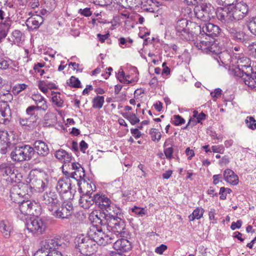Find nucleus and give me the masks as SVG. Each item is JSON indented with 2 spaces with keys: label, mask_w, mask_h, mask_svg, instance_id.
<instances>
[{
  "label": "nucleus",
  "mask_w": 256,
  "mask_h": 256,
  "mask_svg": "<svg viewBox=\"0 0 256 256\" xmlns=\"http://www.w3.org/2000/svg\"><path fill=\"white\" fill-rule=\"evenodd\" d=\"M112 212H110V223L108 231H110L116 238L120 236V237H124L125 235L126 224L124 221L118 215L121 214V210L117 207L113 208Z\"/></svg>",
  "instance_id": "1"
},
{
  "label": "nucleus",
  "mask_w": 256,
  "mask_h": 256,
  "mask_svg": "<svg viewBox=\"0 0 256 256\" xmlns=\"http://www.w3.org/2000/svg\"><path fill=\"white\" fill-rule=\"evenodd\" d=\"M75 248L82 254L90 256L96 252L97 244L92 237L83 234L77 236L74 240Z\"/></svg>",
  "instance_id": "2"
},
{
  "label": "nucleus",
  "mask_w": 256,
  "mask_h": 256,
  "mask_svg": "<svg viewBox=\"0 0 256 256\" xmlns=\"http://www.w3.org/2000/svg\"><path fill=\"white\" fill-rule=\"evenodd\" d=\"M10 156L14 162L29 161L34 156V150L30 145L22 144L15 146Z\"/></svg>",
  "instance_id": "3"
},
{
  "label": "nucleus",
  "mask_w": 256,
  "mask_h": 256,
  "mask_svg": "<svg viewBox=\"0 0 256 256\" xmlns=\"http://www.w3.org/2000/svg\"><path fill=\"white\" fill-rule=\"evenodd\" d=\"M88 234L89 236L92 237L96 244L100 246H106L111 244L115 240L114 236L110 231L106 233L102 228H97L94 226L90 228Z\"/></svg>",
  "instance_id": "4"
},
{
  "label": "nucleus",
  "mask_w": 256,
  "mask_h": 256,
  "mask_svg": "<svg viewBox=\"0 0 256 256\" xmlns=\"http://www.w3.org/2000/svg\"><path fill=\"white\" fill-rule=\"evenodd\" d=\"M49 220L45 217L30 218L26 222L27 229L34 234H42L48 228Z\"/></svg>",
  "instance_id": "5"
},
{
  "label": "nucleus",
  "mask_w": 256,
  "mask_h": 256,
  "mask_svg": "<svg viewBox=\"0 0 256 256\" xmlns=\"http://www.w3.org/2000/svg\"><path fill=\"white\" fill-rule=\"evenodd\" d=\"M214 9L210 4L199 3L194 8L195 16L204 22L209 21L214 16Z\"/></svg>",
  "instance_id": "6"
},
{
  "label": "nucleus",
  "mask_w": 256,
  "mask_h": 256,
  "mask_svg": "<svg viewBox=\"0 0 256 256\" xmlns=\"http://www.w3.org/2000/svg\"><path fill=\"white\" fill-rule=\"evenodd\" d=\"M238 23H230L226 27V30L234 41L238 43L248 44L250 40L251 36L242 30H238Z\"/></svg>",
  "instance_id": "7"
},
{
  "label": "nucleus",
  "mask_w": 256,
  "mask_h": 256,
  "mask_svg": "<svg viewBox=\"0 0 256 256\" xmlns=\"http://www.w3.org/2000/svg\"><path fill=\"white\" fill-rule=\"evenodd\" d=\"M188 22L186 19H180L176 23V30L182 39L187 41L194 40V36L192 32L189 31L188 28Z\"/></svg>",
  "instance_id": "8"
},
{
  "label": "nucleus",
  "mask_w": 256,
  "mask_h": 256,
  "mask_svg": "<svg viewBox=\"0 0 256 256\" xmlns=\"http://www.w3.org/2000/svg\"><path fill=\"white\" fill-rule=\"evenodd\" d=\"M20 212L24 215L37 216L40 214L39 206L35 202L24 200L18 204Z\"/></svg>",
  "instance_id": "9"
},
{
  "label": "nucleus",
  "mask_w": 256,
  "mask_h": 256,
  "mask_svg": "<svg viewBox=\"0 0 256 256\" xmlns=\"http://www.w3.org/2000/svg\"><path fill=\"white\" fill-rule=\"evenodd\" d=\"M42 204L47 206V208L50 212L60 205L58 194L55 192L50 191L44 193L42 196Z\"/></svg>",
  "instance_id": "10"
},
{
  "label": "nucleus",
  "mask_w": 256,
  "mask_h": 256,
  "mask_svg": "<svg viewBox=\"0 0 256 256\" xmlns=\"http://www.w3.org/2000/svg\"><path fill=\"white\" fill-rule=\"evenodd\" d=\"M54 210L51 212L52 214L57 218L68 219L74 212L72 204L64 202Z\"/></svg>",
  "instance_id": "11"
},
{
  "label": "nucleus",
  "mask_w": 256,
  "mask_h": 256,
  "mask_svg": "<svg viewBox=\"0 0 256 256\" xmlns=\"http://www.w3.org/2000/svg\"><path fill=\"white\" fill-rule=\"evenodd\" d=\"M232 10L231 6L220 8L218 10L216 16L218 20L225 24L226 28L230 23H237L234 21V17L232 16Z\"/></svg>",
  "instance_id": "12"
},
{
  "label": "nucleus",
  "mask_w": 256,
  "mask_h": 256,
  "mask_svg": "<svg viewBox=\"0 0 256 256\" xmlns=\"http://www.w3.org/2000/svg\"><path fill=\"white\" fill-rule=\"evenodd\" d=\"M234 20L242 19L248 13V7L244 2L238 3L234 6H231Z\"/></svg>",
  "instance_id": "13"
},
{
  "label": "nucleus",
  "mask_w": 256,
  "mask_h": 256,
  "mask_svg": "<svg viewBox=\"0 0 256 256\" xmlns=\"http://www.w3.org/2000/svg\"><path fill=\"white\" fill-rule=\"evenodd\" d=\"M196 28L200 32L202 30L204 33V34L212 38L217 36L220 34V28L219 26L212 23L206 24L202 28L200 26H196ZM202 35H203V34H202Z\"/></svg>",
  "instance_id": "14"
},
{
  "label": "nucleus",
  "mask_w": 256,
  "mask_h": 256,
  "mask_svg": "<svg viewBox=\"0 0 256 256\" xmlns=\"http://www.w3.org/2000/svg\"><path fill=\"white\" fill-rule=\"evenodd\" d=\"M32 146L34 150V155L37 154L40 156L46 157L49 154L48 145L42 140L35 141Z\"/></svg>",
  "instance_id": "15"
},
{
  "label": "nucleus",
  "mask_w": 256,
  "mask_h": 256,
  "mask_svg": "<svg viewBox=\"0 0 256 256\" xmlns=\"http://www.w3.org/2000/svg\"><path fill=\"white\" fill-rule=\"evenodd\" d=\"M71 166L72 169L74 170V172H71L70 178L80 186V183L78 180L85 176L84 169L78 163L72 162Z\"/></svg>",
  "instance_id": "16"
},
{
  "label": "nucleus",
  "mask_w": 256,
  "mask_h": 256,
  "mask_svg": "<svg viewBox=\"0 0 256 256\" xmlns=\"http://www.w3.org/2000/svg\"><path fill=\"white\" fill-rule=\"evenodd\" d=\"M44 22L43 18L38 14L34 15L28 18L26 24L30 30L38 29Z\"/></svg>",
  "instance_id": "17"
},
{
  "label": "nucleus",
  "mask_w": 256,
  "mask_h": 256,
  "mask_svg": "<svg viewBox=\"0 0 256 256\" xmlns=\"http://www.w3.org/2000/svg\"><path fill=\"white\" fill-rule=\"evenodd\" d=\"M72 183V180L69 178L60 179L57 183L56 190L60 194L66 193L71 189Z\"/></svg>",
  "instance_id": "18"
},
{
  "label": "nucleus",
  "mask_w": 256,
  "mask_h": 256,
  "mask_svg": "<svg viewBox=\"0 0 256 256\" xmlns=\"http://www.w3.org/2000/svg\"><path fill=\"white\" fill-rule=\"evenodd\" d=\"M113 248L116 250L126 252L131 250L132 246L130 242L128 240L122 238L114 243Z\"/></svg>",
  "instance_id": "19"
},
{
  "label": "nucleus",
  "mask_w": 256,
  "mask_h": 256,
  "mask_svg": "<svg viewBox=\"0 0 256 256\" xmlns=\"http://www.w3.org/2000/svg\"><path fill=\"white\" fill-rule=\"evenodd\" d=\"M30 183L33 188L38 192H42L48 186V182L46 179L34 177L30 180Z\"/></svg>",
  "instance_id": "20"
},
{
  "label": "nucleus",
  "mask_w": 256,
  "mask_h": 256,
  "mask_svg": "<svg viewBox=\"0 0 256 256\" xmlns=\"http://www.w3.org/2000/svg\"><path fill=\"white\" fill-rule=\"evenodd\" d=\"M32 100L35 102L37 109L46 112L48 106L46 99L40 94H34L32 96Z\"/></svg>",
  "instance_id": "21"
},
{
  "label": "nucleus",
  "mask_w": 256,
  "mask_h": 256,
  "mask_svg": "<svg viewBox=\"0 0 256 256\" xmlns=\"http://www.w3.org/2000/svg\"><path fill=\"white\" fill-rule=\"evenodd\" d=\"M42 246L43 248L48 250V252L50 253L52 251L58 250L61 244H59L58 240L48 239L42 242Z\"/></svg>",
  "instance_id": "22"
},
{
  "label": "nucleus",
  "mask_w": 256,
  "mask_h": 256,
  "mask_svg": "<svg viewBox=\"0 0 256 256\" xmlns=\"http://www.w3.org/2000/svg\"><path fill=\"white\" fill-rule=\"evenodd\" d=\"M5 104L4 106H2L0 109V114L2 117L1 122L8 124L10 122L12 112L9 105Z\"/></svg>",
  "instance_id": "23"
},
{
  "label": "nucleus",
  "mask_w": 256,
  "mask_h": 256,
  "mask_svg": "<svg viewBox=\"0 0 256 256\" xmlns=\"http://www.w3.org/2000/svg\"><path fill=\"white\" fill-rule=\"evenodd\" d=\"M236 58L237 59L236 62V66L234 68L232 69V71L234 72V70L242 69L244 66H246V65L250 64V60L248 58L244 56L242 54H241L240 53L235 54H234Z\"/></svg>",
  "instance_id": "24"
},
{
  "label": "nucleus",
  "mask_w": 256,
  "mask_h": 256,
  "mask_svg": "<svg viewBox=\"0 0 256 256\" xmlns=\"http://www.w3.org/2000/svg\"><path fill=\"white\" fill-rule=\"evenodd\" d=\"M224 180L226 182L234 186L238 184V178L232 170L228 168L226 169L224 171Z\"/></svg>",
  "instance_id": "25"
},
{
  "label": "nucleus",
  "mask_w": 256,
  "mask_h": 256,
  "mask_svg": "<svg viewBox=\"0 0 256 256\" xmlns=\"http://www.w3.org/2000/svg\"><path fill=\"white\" fill-rule=\"evenodd\" d=\"M30 187H32V186H29L28 184H23L14 188L12 191L10 192L11 197L12 198V196H14L16 194L24 196L26 194H28L26 192H28V190Z\"/></svg>",
  "instance_id": "26"
},
{
  "label": "nucleus",
  "mask_w": 256,
  "mask_h": 256,
  "mask_svg": "<svg viewBox=\"0 0 256 256\" xmlns=\"http://www.w3.org/2000/svg\"><path fill=\"white\" fill-rule=\"evenodd\" d=\"M254 72H252V68L250 66V64L244 66L242 70H235L233 73L234 75L240 77L244 80V78L246 76H250Z\"/></svg>",
  "instance_id": "27"
},
{
  "label": "nucleus",
  "mask_w": 256,
  "mask_h": 256,
  "mask_svg": "<svg viewBox=\"0 0 256 256\" xmlns=\"http://www.w3.org/2000/svg\"><path fill=\"white\" fill-rule=\"evenodd\" d=\"M54 155L58 159L61 160H63L64 162V164H66V162H70L72 160L71 154L68 153L66 151L62 149L58 150L56 151ZM65 166H66V165H65Z\"/></svg>",
  "instance_id": "28"
},
{
  "label": "nucleus",
  "mask_w": 256,
  "mask_h": 256,
  "mask_svg": "<svg viewBox=\"0 0 256 256\" xmlns=\"http://www.w3.org/2000/svg\"><path fill=\"white\" fill-rule=\"evenodd\" d=\"M80 206L85 209H88L94 204L92 196H90L88 192L80 196L79 200Z\"/></svg>",
  "instance_id": "29"
},
{
  "label": "nucleus",
  "mask_w": 256,
  "mask_h": 256,
  "mask_svg": "<svg viewBox=\"0 0 256 256\" xmlns=\"http://www.w3.org/2000/svg\"><path fill=\"white\" fill-rule=\"evenodd\" d=\"M12 230V226L8 221L2 220L0 222V231L5 238H9Z\"/></svg>",
  "instance_id": "30"
},
{
  "label": "nucleus",
  "mask_w": 256,
  "mask_h": 256,
  "mask_svg": "<svg viewBox=\"0 0 256 256\" xmlns=\"http://www.w3.org/2000/svg\"><path fill=\"white\" fill-rule=\"evenodd\" d=\"M101 209H104L106 212L110 215V212H112L113 208L116 207L113 205H111L110 200L107 197L103 196L102 200L100 202V206Z\"/></svg>",
  "instance_id": "31"
},
{
  "label": "nucleus",
  "mask_w": 256,
  "mask_h": 256,
  "mask_svg": "<svg viewBox=\"0 0 256 256\" xmlns=\"http://www.w3.org/2000/svg\"><path fill=\"white\" fill-rule=\"evenodd\" d=\"M210 42L208 40L207 38H206L205 40H197L194 42V44L198 49L201 50L204 52L206 53L210 44Z\"/></svg>",
  "instance_id": "32"
},
{
  "label": "nucleus",
  "mask_w": 256,
  "mask_h": 256,
  "mask_svg": "<svg viewBox=\"0 0 256 256\" xmlns=\"http://www.w3.org/2000/svg\"><path fill=\"white\" fill-rule=\"evenodd\" d=\"M204 212V210L202 208L198 207L196 208L192 213L188 216L189 220L193 221L195 219H200L202 217Z\"/></svg>",
  "instance_id": "33"
},
{
  "label": "nucleus",
  "mask_w": 256,
  "mask_h": 256,
  "mask_svg": "<svg viewBox=\"0 0 256 256\" xmlns=\"http://www.w3.org/2000/svg\"><path fill=\"white\" fill-rule=\"evenodd\" d=\"M10 26V21H5L4 22L0 24V38H4L6 37L8 32Z\"/></svg>",
  "instance_id": "34"
},
{
  "label": "nucleus",
  "mask_w": 256,
  "mask_h": 256,
  "mask_svg": "<svg viewBox=\"0 0 256 256\" xmlns=\"http://www.w3.org/2000/svg\"><path fill=\"white\" fill-rule=\"evenodd\" d=\"M244 82L249 87L256 88V72H253L250 76H246L244 78Z\"/></svg>",
  "instance_id": "35"
},
{
  "label": "nucleus",
  "mask_w": 256,
  "mask_h": 256,
  "mask_svg": "<svg viewBox=\"0 0 256 256\" xmlns=\"http://www.w3.org/2000/svg\"><path fill=\"white\" fill-rule=\"evenodd\" d=\"M38 110L37 109L36 106H30L28 107V108L26 109V114L30 116L29 118H30L34 120V122H36L38 118V117L37 114H36L35 112L36 110Z\"/></svg>",
  "instance_id": "36"
},
{
  "label": "nucleus",
  "mask_w": 256,
  "mask_h": 256,
  "mask_svg": "<svg viewBox=\"0 0 256 256\" xmlns=\"http://www.w3.org/2000/svg\"><path fill=\"white\" fill-rule=\"evenodd\" d=\"M122 116L128 120L132 125H134L140 122L139 118L135 114L132 113L128 114V113H122Z\"/></svg>",
  "instance_id": "37"
},
{
  "label": "nucleus",
  "mask_w": 256,
  "mask_h": 256,
  "mask_svg": "<svg viewBox=\"0 0 256 256\" xmlns=\"http://www.w3.org/2000/svg\"><path fill=\"white\" fill-rule=\"evenodd\" d=\"M2 102H0V106H4L5 103L8 104V103L11 102L13 99V96L9 92L7 91L6 93H4L0 95Z\"/></svg>",
  "instance_id": "38"
},
{
  "label": "nucleus",
  "mask_w": 256,
  "mask_h": 256,
  "mask_svg": "<svg viewBox=\"0 0 256 256\" xmlns=\"http://www.w3.org/2000/svg\"><path fill=\"white\" fill-rule=\"evenodd\" d=\"M104 102V97L103 96H97L92 100V107L100 109L102 108Z\"/></svg>",
  "instance_id": "39"
},
{
  "label": "nucleus",
  "mask_w": 256,
  "mask_h": 256,
  "mask_svg": "<svg viewBox=\"0 0 256 256\" xmlns=\"http://www.w3.org/2000/svg\"><path fill=\"white\" fill-rule=\"evenodd\" d=\"M0 172L4 176H8L14 174V170L7 164H3L0 166Z\"/></svg>",
  "instance_id": "40"
},
{
  "label": "nucleus",
  "mask_w": 256,
  "mask_h": 256,
  "mask_svg": "<svg viewBox=\"0 0 256 256\" xmlns=\"http://www.w3.org/2000/svg\"><path fill=\"white\" fill-rule=\"evenodd\" d=\"M110 218H110V216L108 214V213L106 214L104 213V216L102 217L97 224H100L104 227L106 226L107 230H108Z\"/></svg>",
  "instance_id": "41"
},
{
  "label": "nucleus",
  "mask_w": 256,
  "mask_h": 256,
  "mask_svg": "<svg viewBox=\"0 0 256 256\" xmlns=\"http://www.w3.org/2000/svg\"><path fill=\"white\" fill-rule=\"evenodd\" d=\"M67 84L69 86L72 88H82L81 83L78 78L74 76H72Z\"/></svg>",
  "instance_id": "42"
},
{
  "label": "nucleus",
  "mask_w": 256,
  "mask_h": 256,
  "mask_svg": "<svg viewBox=\"0 0 256 256\" xmlns=\"http://www.w3.org/2000/svg\"><path fill=\"white\" fill-rule=\"evenodd\" d=\"M55 94V95L53 96L52 97V102L56 104L58 107H62L64 101L60 97V93H56L54 92H52V95Z\"/></svg>",
  "instance_id": "43"
},
{
  "label": "nucleus",
  "mask_w": 256,
  "mask_h": 256,
  "mask_svg": "<svg viewBox=\"0 0 256 256\" xmlns=\"http://www.w3.org/2000/svg\"><path fill=\"white\" fill-rule=\"evenodd\" d=\"M218 55V58H220L222 64H228V62H229L230 58V55L228 52L227 51H220Z\"/></svg>",
  "instance_id": "44"
},
{
  "label": "nucleus",
  "mask_w": 256,
  "mask_h": 256,
  "mask_svg": "<svg viewBox=\"0 0 256 256\" xmlns=\"http://www.w3.org/2000/svg\"><path fill=\"white\" fill-rule=\"evenodd\" d=\"M220 50L219 46L217 45V44L214 42V40L210 42V44L209 46L207 54H218L220 52Z\"/></svg>",
  "instance_id": "45"
},
{
  "label": "nucleus",
  "mask_w": 256,
  "mask_h": 256,
  "mask_svg": "<svg viewBox=\"0 0 256 256\" xmlns=\"http://www.w3.org/2000/svg\"><path fill=\"white\" fill-rule=\"evenodd\" d=\"M248 28L252 34L256 36V16L250 19L248 24Z\"/></svg>",
  "instance_id": "46"
},
{
  "label": "nucleus",
  "mask_w": 256,
  "mask_h": 256,
  "mask_svg": "<svg viewBox=\"0 0 256 256\" xmlns=\"http://www.w3.org/2000/svg\"><path fill=\"white\" fill-rule=\"evenodd\" d=\"M206 114L203 112H201L200 114H198V111L194 110V112L193 118H192L194 119V118H196V120L192 124V126L200 122L202 120H204L206 118Z\"/></svg>",
  "instance_id": "47"
},
{
  "label": "nucleus",
  "mask_w": 256,
  "mask_h": 256,
  "mask_svg": "<svg viewBox=\"0 0 256 256\" xmlns=\"http://www.w3.org/2000/svg\"><path fill=\"white\" fill-rule=\"evenodd\" d=\"M245 122L248 128L252 130L256 129V121L253 117L248 116L245 120Z\"/></svg>",
  "instance_id": "48"
},
{
  "label": "nucleus",
  "mask_w": 256,
  "mask_h": 256,
  "mask_svg": "<svg viewBox=\"0 0 256 256\" xmlns=\"http://www.w3.org/2000/svg\"><path fill=\"white\" fill-rule=\"evenodd\" d=\"M150 134L151 136L152 140L153 141H155L156 140L159 141L162 137L160 132H158L156 128H151L150 132Z\"/></svg>",
  "instance_id": "49"
},
{
  "label": "nucleus",
  "mask_w": 256,
  "mask_h": 256,
  "mask_svg": "<svg viewBox=\"0 0 256 256\" xmlns=\"http://www.w3.org/2000/svg\"><path fill=\"white\" fill-rule=\"evenodd\" d=\"M217 4L220 6H232L237 2L238 0H216Z\"/></svg>",
  "instance_id": "50"
},
{
  "label": "nucleus",
  "mask_w": 256,
  "mask_h": 256,
  "mask_svg": "<svg viewBox=\"0 0 256 256\" xmlns=\"http://www.w3.org/2000/svg\"><path fill=\"white\" fill-rule=\"evenodd\" d=\"M20 124L22 126H30L32 124L36 123L32 120L30 118H20L19 120Z\"/></svg>",
  "instance_id": "51"
},
{
  "label": "nucleus",
  "mask_w": 256,
  "mask_h": 256,
  "mask_svg": "<svg viewBox=\"0 0 256 256\" xmlns=\"http://www.w3.org/2000/svg\"><path fill=\"white\" fill-rule=\"evenodd\" d=\"M132 212H134L135 214L138 215V216H143L146 214V210L144 208H142L140 207H138L136 206H134L132 208Z\"/></svg>",
  "instance_id": "52"
},
{
  "label": "nucleus",
  "mask_w": 256,
  "mask_h": 256,
  "mask_svg": "<svg viewBox=\"0 0 256 256\" xmlns=\"http://www.w3.org/2000/svg\"><path fill=\"white\" fill-rule=\"evenodd\" d=\"M185 120L179 115H174L172 120V124L175 126H179L184 124Z\"/></svg>",
  "instance_id": "53"
},
{
  "label": "nucleus",
  "mask_w": 256,
  "mask_h": 256,
  "mask_svg": "<svg viewBox=\"0 0 256 256\" xmlns=\"http://www.w3.org/2000/svg\"><path fill=\"white\" fill-rule=\"evenodd\" d=\"M10 62H12L11 60H7L3 58H0V69H7L10 64Z\"/></svg>",
  "instance_id": "54"
},
{
  "label": "nucleus",
  "mask_w": 256,
  "mask_h": 256,
  "mask_svg": "<svg viewBox=\"0 0 256 256\" xmlns=\"http://www.w3.org/2000/svg\"><path fill=\"white\" fill-rule=\"evenodd\" d=\"M34 256H50V252H48V250L43 248L42 246L41 248L34 253Z\"/></svg>",
  "instance_id": "55"
},
{
  "label": "nucleus",
  "mask_w": 256,
  "mask_h": 256,
  "mask_svg": "<svg viewBox=\"0 0 256 256\" xmlns=\"http://www.w3.org/2000/svg\"><path fill=\"white\" fill-rule=\"evenodd\" d=\"M222 90L220 88H216L214 91L210 92V96L214 100L216 101V100L219 98L222 95Z\"/></svg>",
  "instance_id": "56"
},
{
  "label": "nucleus",
  "mask_w": 256,
  "mask_h": 256,
  "mask_svg": "<svg viewBox=\"0 0 256 256\" xmlns=\"http://www.w3.org/2000/svg\"><path fill=\"white\" fill-rule=\"evenodd\" d=\"M26 87L27 85L24 84H19L17 86H15L14 88H13V92L14 94H18L22 90H25Z\"/></svg>",
  "instance_id": "57"
},
{
  "label": "nucleus",
  "mask_w": 256,
  "mask_h": 256,
  "mask_svg": "<svg viewBox=\"0 0 256 256\" xmlns=\"http://www.w3.org/2000/svg\"><path fill=\"white\" fill-rule=\"evenodd\" d=\"M44 66V64L38 62L35 64L34 67V70L36 72H40V76H42L44 73V70H41L40 68Z\"/></svg>",
  "instance_id": "58"
},
{
  "label": "nucleus",
  "mask_w": 256,
  "mask_h": 256,
  "mask_svg": "<svg viewBox=\"0 0 256 256\" xmlns=\"http://www.w3.org/2000/svg\"><path fill=\"white\" fill-rule=\"evenodd\" d=\"M90 216L93 218V222L98 224L102 217L104 216V213H102L101 212H96V214L94 213Z\"/></svg>",
  "instance_id": "59"
},
{
  "label": "nucleus",
  "mask_w": 256,
  "mask_h": 256,
  "mask_svg": "<svg viewBox=\"0 0 256 256\" xmlns=\"http://www.w3.org/2000/svg\"><path fill=\"white\" fill-rule=\"evenodd\" d=\"M174 152L173 148L171 147L164 148V153L166 156V157L168 160H170L172 158V154Z\"/></svg>",
  "instance_id": "60"
},
{
  "label": "nucleus",
  "mask_w": 256,
  "mask_h": 256,
  "mask_svg": "<svg viewBox=\"0 0 256 256\" xmlns=\"http://www.w3.org/2000/svg\"><path fill=\"white\" fill-rule=\"evenodd\" d=\"M8 132L4 130H0V142L3 144L8 142Z\"/></svg>",
  "instance_id": "61"
},
{
  "label": "nucleus",
  "mask_w": 256,
  "mask_h": 256,
  "mask_svg": "<svg viewBox=\"0 0 256 256\" xmlns=\"http://www.w3.org/2000/svg\"><path fill=\"white\" fill-rule=\"evenodd\" d=\"M10 144V140L8 137V142H6L3 144L2 142H0V145L3 146V147L0 148V152L2 154H4L7 152L8 148Z\"/></svg>",
  "instance_id": "62"
},
{
  "label": "nucleus",
  "mask_w": 256,
  "mask_h": 256,
  "mask_svg": "<svg viewBox=\"0 0 256 256\" xmlns=\"http://www.w3.org/2000/svg\"><path fill=\"white\" fill-rule=\"evenodd\" d=\"M103 196H101L99 194H96L92 196L93 203H95L96 204L100 206V202L102 200Z\"/></svg>",
  "instance_id": "63"
},
{
  "label": "nucleus",
  "mask_w": 256,
  "mask_h": 256,
  "mask_svg": "<svg viewBox=\"0 0 256 256\" xmlns=\"http://www.w3.org/2000/svg\"><path fill=\"white\" fill-rule=\"evenodd\" d=\"M46 84H47L44 80L40 81L38 83V88L44 94L48 92V88L46 86Z\"/></svg>",
  "instance_id": "64"
}]
</instances>
